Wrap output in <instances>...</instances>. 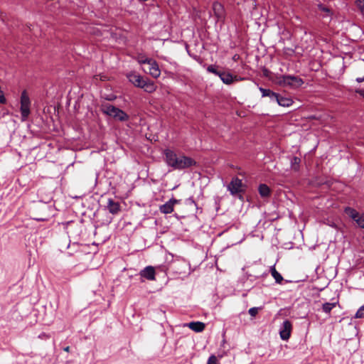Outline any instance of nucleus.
Here are the masks:
<instances>
[{"label":"nucleus","mask_w":364,"mask_h":364,"mask_svg":"<svg viewBox=\"0 0 364 364\" xmlns=\"http://www.w3.org/2000/svg\"><path fill=\"white\" fill-rule=\"evenodd\" d=\"M166 164L176 170H182L192 166L195 161L193 159L183 154L178 155L174 151L166 149L164 151Z\"/></svg>","instance_id":"f257e3e1"},{"label":"nucleus","mask_w":364,"mask_h":364,"mask_svg":"<svg viewBox=\"0 0 364 364\" xmlns=\"http://www.w3.org/2000/svg\"><path fill=\"white\" fill-rule=\"evenodd\" d=\"M267 70H265L264 75H267Z\"/></svg>","instance_id":"e433bc0d"},{"label":"nucleus","mask_w":364,"mask_h":364,"mask_svg":"<svg viewBox=\"0 0 364 364\" xmlns=\"http://www.w3.org/2000/svg\"><path fill=\"white\" fill-rule=\"evenodd\" d=\"M275 82L282 87H288L290 88H298L304 84V80L294 75H279L276 77Z\"/></svg>","instance_id":"20e7f679"},{"label":"nucleus","mask_w":364,"mask_h":364,"mask_svg":"<svg viewBox=\"0 0 364 364\" xmlns=\"http://www.w3.org/2000/svg\"><path fill=\"white\" fill-rule=\"evenodd\" d=\"M238 59H239V55H235L233 56V60H238Z\"/></svg>","instance_id":"72a5a7b5"},{"label":"nucleus","mask_w":364,"mask_h":364,"mask_svg":"<svg viewBox=\"0 0 364 364\" xmlns=\"http://www.w3.org/2000/svg\"><path fill=\"white\" fill-rule=\"evenodd\" d=\"M213 10L215 13V14L220 17L222 16L223 14V6L219 4V3H215L213 4Z\"/></svg>","instance_id":"412c9836"},{"label":"nucleus","mask_w":364,"mask_h":364,"mask_svg":"<svg viewBox=\"0 0 364 364\" xmlns=\"http://www.w3.org/2000/svg\"><path fill=\"white\" fill-rule=\"evenodd\" d=\"M202 48H205V43L204 42H202Z\"/></svg>","instance_id":"c9c22d12"},{"label":"nucleus","mask_w":364,"mask_h":364,"mask_svg":"<svg viewBox=\"0 0 364 364\" xmlns=\"http://www.w3.org/2000/svg\"><path fill=\"white\" fill-rule=\"evenodd\" d=\"M355 92L364 98V89H358Z\"/></svg>","instance_id":"c756f323"},{"label":"nucleus","mask_w":364,"mask_h":364,"mask_svg":"<svg viewBox=\"0 0 364 364\" xmlns=\"http://www.w3.org/2000/svg\"><path fill=\"white\" fill-rule=\"evenodd\" d=\"M267 70H265L264 75H267Z\"/></svg>","instance_id":"4c0bfd02"},{"label":"nucleus","mask_w":364,"mask_h":364,"mask_svg":"<svg viewBox=\"0 0 364 364\" xmlns=\"http://www.w3.org/2000/svg\"><path fill=\"white\" fill-rule=\"evenodd\" d=\"M260 196L263 198L269 197L271 193L270 188L266 184H261L258 188Z\"/></svg>","instance_id":"dca6fc26"},{"label":"nucleus","mask_w":364,"mask_h":364,"mask_svg":"<svg viewBox=\"0 0 364 364\" xmlns=\"http://www.w3.org/2000/svg\"><path fill=\"white\" fill-rule=\"evenodd\" d=\"M31 101L26 90L21 95V114L22 121H26L30 114Z\"/></svg>","instance_id":"39448f33"},{"label":"nucleus","mask_w":364,"mask_h":364,"mask_svg":"<svg viewBox=\"0 0 364 364\" xmlns=\"http://www.w3.org/2000/svg\"><path fill=\"white\" fill-rule=\"evenodd\" d=\"M141 277H144L148 280L154 281L156 279V271L154 267L147 266L139 272Z\"/></svg>","instance_id":"1a4fd4ad"},{"label":"nucleus","mask_w":364,"mask_h":364,"mask_svg":"<svg viewBox=\"0 0 364 364\" xmlns=\"http://www.w3.org/2000/svg\"><path fill=\"white\" fill-rule=\"evenodd\" d=\"M337 304V302H333V303H329V302H326L324 304H323L322 305V310L323 312L326 313V314H329L331 310L336 306Z\"/></svg>","instance_id":"6ab92c4d"},{"label":"nucleus","mask_w":364,"mask_h":364,"mask_svg":"<svg viewBox=\"0 0 364 364\" xmlns=\"http://www.w3.org/2000/svg\"><path fill=\"white\" fill-rule=\"evenodd\" d=\"M191 330L195 332H201L205 328V323L200 321H193L186 324Z\"/></svg>","instance_id":"4468645a"},{"label":"nucleus","mask_w":364,"mask_h":364,"mask_svg":"<svg viewBox=\"0 0 364 364\" xmlns=\"http://www.w3.org/2000/svg\"><path fill=\"white\" fill-rule=\"evenodd\" d=\"M220 78L223 81V82L226 84V85H230L234 81L237 80V77L236 75L233 76L230 73H225V72H223L220 75Z\"/></svg>","instance_id":"ddd939ff"},{"label":"nucleus","mask_w":364,"mask_h":364,"mask_svg":"<svg viewBox=\"0 0 364 364\" xmlns=\"http://www.w3.org/2000/svg\"><path fill=\"white\" fill-rule=\"evenodd\" d=\"M115 98H116V97H115V96H110V97L107 98V100H114Z\"/></svg>","instance_id":"473e14b6"},{"label":"nucleus","mask_w":364,"mask_h":364,"mask_svg":"<svg viewBox=\"0 0 364 364\" xmlns=\"http://www.w3.org/2000/svg\"><path fill=\"white\" fill-rule=\"evenodd\" d=\"M148 65H149V74L154 78L159 77L161 74V71L156 61L154 59H151L149 63H148Z\"/></svg>","instance_id":"f8f14e48"},{"label":"nucleus","mask_w":364,"mask_h":364,"mask_svg":"<svg viewBox=\"0 0 364 364\" xmlns=\"http://www.w3.org/2000/svg\"><path fill=\"white\" fill-rule=\"evenodd\" d=\"M292 330V324L289 320H286L283 322L279 334L280 337L282 340L287 341L289 338L291 336V332Z\"/></svg>","instance_id":"6e6552de"},{"label":"nucleus","mask_w":364,"mask_h":364,"mask_svg":"<svg viewBox=\"0 0 364 364\" xmlns=\"http://www.w3.org/2000/svg\"><path fill=\"white\" fill-rule=\"evenodd\" d=\"M277 102L280 106L289 107L293 104V100L289 97H284L279 95L277 100Z\"/></svg>","instance_id":"2eb2a0df"},{"label":"nucleus","mask_w":364,"mask_h":364,"mask_svg":"<svg viewBox=\"0 0 364 364\" xmlns=\"http://www.w3.org/2000/svg\"><path fill=\"white\" fill-rule=\"evenodd\" d=\"M208 364H219L218 358L215 355H211L208 358Z\"/></svg>","instance_id":"393cba45"},{"label":"nucleus","mask_w":364,"mask_h":364,"mask_svg":"<svg viewBox=\"0 0 364 364\" xmlns=\"http://www.w3.org/2000/svg\"><path fill=\"white\" fill-rule=\"evenodd\" d=\"M126 76L134 86L144 89L148 93H152L156 89V86L153 81L144 77L134 71L127 73Z\"/></svg>","instance_id":"f03ea898"},{"label":"nucleus","mask_w":364,"mask_h":364,"mask_svg":"<svg viewBox=\"0 0 364 364\" xmlns=\"http://www.w3.org/2000/svg\"><path fill=\"white\" fill-rule=\"evenodd\" d=\"M355 318H364V305L359 308V309L357 311Z\"/></svg>","instance_id":"b1692460"},{"label":"nucleus","mask_w":364,"mask_h":364,"mask_svg":"<svg viewBox=\"0 0 364 364\" xmlns=\"http://www.w3.org/2000/svg\"><path fill=\"white\" fill-rule=\"evenodd\" d=\"M63 350L65 352H70V347L67 346V347L63 348Z\"/></svg>","instance_id":"2f4dec72"},{"label":"nucleus","mask_w":364,"mask_h":364,"mask_svg":"<svg viewBox=\"0 0 364 364\" xmlns=\"http://www.w3.org/2000/svg\"><path fill=\"white\" fill-rule=\"evenodd\" d=\"M228 189L232 195H236L243 191L242 180L238 178H233L229 185Z\"/></svg>","instance_id":"0eeeda50"},{"label":"nucleus","mask_w":364,"mask_h":364,"mask_svg":"<svg viewBox=\"0 0 364 364\" xmlns=\"http://www.w3.org/2000/svg\"><path fill=\"white\" fill-rule=\"evenodd\" d=\"M267 70H265L264 75H267Z\"/></svg>","instance_id":"58836bf2"},{"label":"nucleus","mask_w":364,"mask_h":364,"mask_svg":"<svg viewBox=\"0 0 364 364\" xmlns=\"http://www.w3.org/2000/svg\"><path fill=\"white\" fill-rule=\"evenodd\" d=\"M279 95L276 93V92H274L273 91H271V93H270V95H269V97L272 100H275L277 102L278 97H279Z\"/></svg>","instance_id":"c85d7f7f"},{"label":"nucleus","mask_w":364,"mask_h":364,"mask_svg":"<svg viewBox=\"0 0 364 364\" xmlns=\"http://www.w3.org/2000/svg\"><path fill=\"white\" fill-rule=\"evenodd\" d=\"M355 4L364 16V0H355Z\"/></svg>","instance_id":"5701e85b"},{"label":"nucleus","mask_w":364,"mask_h":364,"mask_svg":"<svg viewBox=\"0 0 364 364\" xmlns=\"http://www.w3.org/2000/svg\"><path fill=\"white\" fill-rule=\"evenodd\" d=\"M107 209L110 213L117 215L121 210L120 204L118 202L114 201L113 199L109 198L107 200Z\"/></svg>","instance_id":"9d476101"},{"label":"nucleus","mask_w":364,"mask_h":364,"mask_svg":"<svg viewBox=\"0 0 364 364\" xmlns=\"http://www.w3.org/2000/svg\"><path fill=\"white\" fill-rule=\"evenodd\" d=\"M259 91L261 92L262 97H269V95H270L272 90L264 89L263 87H259Z\"/></svg>","instance_id":"a878e982"},{"label":"nucleus","mask_w":364,"mask_h":364,"mask_svg":"<svg viewBox=\"0 0 364 364\" xmlns=\"http://www.w3.org/2000/svg\"><path fill=\"white\" fill-rule=\"evenodd\" d=\"M101 111L117 121L126 122L129 119V115L122 109L108 103L102 105Z\"/></svg>","instance_id":"7ed1b4c3"},{"label":"nucleus","mask_w":364,"mask_h":364,"mask_svg":"<svg viewBox=\"0 0 364 364\" xmlns=\"http://www.w3.org/2000/svg\"><path fill=\"white\" fill-rule=\"evenodd\" d=\"M271 274L275 279L276 282L278 284H281L283 281L282 276L276 270L274 267H271Z\"/></svg>","instance_id":"a211bd4d"},{"label":"nucleus","mask_w":364,"mask_h":364,"mask_svg":"<svg viewBox=\"0 0 364 364\" xmlns=\"http://www.w3.org/2000/svg\"><path fill=\"white\" fill-rule=\"evenodd\" d=\"M35 220H38V221H44L45 219L44 218H35Z\"/></svg>","instance_id":"f704fd0d"},{"label":"nucleus","mask_w":364,"mask_h":364,"mask_svg":"<svg viewBox=\"0 0 364 364\" xmlns=\"http://www.w3.org/2000/svg\"><path fill=\"white\" fill-rule=\"evenodd\" d=\"M207 70L209 73H213L216 75H218L220 77V75L223 73L220 70H219V67L216 65H209L207 68Z\"/></svg>","instance_id":"aec40b11"},{"label":"nucleus","mask_w":364,"mask_h":364,"mask_svg":"<svg viewBox=\"0 0 364 364\" xmlns=\"http://www.w3.org/2000/svg\"><path fill=\"white\" fill-rule=\"evenodd\" d=\"M356 81H357L358 82H363V81H364V77H357V78H356Z\"/></svg>","instance_id":"7c9ffc66"},{"label":"nucleus","mask_w":364,"mask_h":364,"mask_svg":"<svg viewBox=\"0 0 364 364\" xmlns=\"http://www.w3.org/2000/svg\"><path fill=\"white\" fill-rule=\"evenodd\" d=\"M178 201L176 199H171L165 204L160 206V211L163 213L168 214L173 211V205Z\"/></svg>","instance_id":"9b49d317"},{"label":"nucleus","mask_w":364,"mask_h":364,"mask_svg":"<svg viewBox=\"0 0 364 364\" xmlns=\"http://www.w3.org/2000/svg\"><path fill=\"white\" fill-rule=\"evenodd\" d=\"M134 59L139 63V64H148L149 63L150 60L151 58H148L145 54L140 53L136 55V56L134 58Z\"/></svg>","instance_id":"f3484780"},{"label":"nucleus","mask_w":364,"mask_h":364,"mask_svg":"<svg viewBox=\"0 0 364 364\" xmlns=\"http://www.w3.org/2000/svg\"><path fill=\"white\" fill-rule=\"evenodd\" d=\"M344 212L350 218H352L358 224L359 227L364 229L363 215H360L357 210L350 207H346L344 210Z\"/></svg>","instance_id":"423d86ee"},{"label":"nucleus","mask_w":364,"mask_h":364,"mask_svg":"<svg viewBox=\"0 0 364 364\" xmlns=\"http://www.w3.org/2000/svg\"><path fill=\"white\" fill-rule=\"evenodd\" d=\"M300 162L301 159L299 157L294 156L291 161L292 169L298 171Z\"/></svg>","instance_id":"4be33fe9"},{"label":"nucleus","mask_w":364,"mask_h":364,"mask_svg":"<svg viewBox=\"0 0 364 364\" xmlns=\"http://www.w3.org/2000/svg\"><path fill=\"white\" fill-rule=\"evenodd\" d=\"M318 9L320 11L326 12L327 14V15H330V14H331L330 9L321 4L318 5Z\"/></svg>","instance_id":"cd10ccee"},{"label":"nucleus","mask_w":364,"mask_h":364,"mask_svg":"<svg viewBox=\"0 0 364 364\" xmlns=\"http://www.w3.org/2000/svg\"><path fill=\"white\" fill-rule=\"evenodd\" d=\"M258 311H259V308H257V307L250 308L248 311V312L251 316H255L258 314Z\"/></svg>","instance_id":"bb28decb"}]
</instances>
